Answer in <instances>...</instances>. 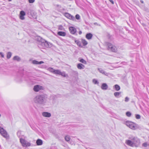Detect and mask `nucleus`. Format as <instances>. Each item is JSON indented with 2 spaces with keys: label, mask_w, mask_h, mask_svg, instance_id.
Wrapping results in <instances>:
<instances>
[{
  "label": "nucleus",
  "mask_w": 149,
  "mask_h": 149,
  "mask_svg": "<svg viewBox=\"0 0 149 149\" xmlns=\"http://www.w3.org/2000/svg\"><path fill=\"white\" fill-rule=\"evenodd\" d=\"M47 100V96L45 94L37 95L34 98L35 102L36 104L44 105L46 103Z\"/></svg>",
  "instance_id": "f257e3e1"
},
{
  "label": "nucleus",
  "mask_w": 149,
  "mask_h": 149,
  "mask_svg": "<svg viewBox=\"0 0 149 149\" xmlns=\"http://www.w3.org/2000/svg\"><path fill=\"white\" fill-rule=\"evenodd\" d=\"M140 144V140L137 137H132V138H131V146L137 147Z\"/></svg>",
  "instance_id": "f03ea898"
},
{
  "label": "nucleus",
  "mask_w": 149,
  "mask_h": 149,
  "mask_svg": "<svg viewBox=\"0 0 149 149\" xmlns=\"http://www.w3.org/2000/svg\"><path fill=\"white\" fill-rule=\"evenodd\" d=\"M20 141L23 147H27L31 146V143L29 142H27V141L24 139L20 138Z\"/></svg>",
  "instance_id": "7ed1b4c3"
},
{
  "label": "nucleus",
  "mask_w": 149,
  "mask_h": 149,
  "mask_svg": "<svg viewBox=\"0 0 149 149\" xmlns=\"http://www.w3.org/2000/svg\"><path fill=\"white\" fill-rule=\"evenodd\" d=\"M108 49L109 50H110L113 52H117V49L115 46L110 43H108Z\"/></svg>",
  "instance_id": "20e7f679"
},
{
  "label": "nucleus",
  "mask_w": 149,
  "mask_h": 149,
  "mask_svg": "<svg viewBox=\"0 0 149 149\" xmlns=\"http://www.w3.org/2000/svg\"><path fill=\"white\" fill-rule=\"evenodd\" d=\"M0 133L5 138H8V136L6 131L3 128L1 127H0Z\"/></svg>",
  "instance_id": "39448f33"
},
{
  "label": "nucleus",
  "mask_w": 149,
  "mask_h": 149,
  "mask_svg": "<svg viewBox=\"0 0 149 149\" xmlns=\"http://www.w3.org/2000/svg\"><path fill=\"white\" fill-rule=\"evenodd\" d=\"M42 40V42L41 43L42 45H44V46L47 47H51L52 46V44L50 42H48L44 39Z\"/></svg>",
  "instance_id": "423d86ee"
},
{
  "label": "nucleus",
  "mask_w": 149,
  "mask_h": 149,
  "mask_svg": "<svg viewBox=\"0 0 149 149\" xmlns=\"http://www.w3.org/2000/svg\"><path fill=\"white\" fill-rule=\"evenodd\" d=\"M44 88L40 85H36L34 86L33 90L35 92H38L40 90H43Z\"/></svg>",
  "instance_id": "0eeeda50"
},
{
  "label": "nucleus",
  "mask_w": 149,
  "mask_h": 149,
  "mask_svg": "<svg viewBox=\"0 0 149 149\" xmlns=\"http://www.w3.org/2000/svg\"><path fill=\"white\" fill-rule=\"evenodd\" d=\"M64 15L67 18L72 20H75V17L74 16L70 14L65 13H64Z\"/></svg>",
  "instance_id": "6e6552de"
},
{
  "label": "nucleus",
  "mask_w": 149,
  "mask_h": 149,
  "mask_svg": "<svg viewBox=\"0 0 149 149\" xmlns=\"http://www.w3.org/2000/svg\"><path fill=\"white\" fill-rule=\"evenodd\" d=\"M138 128L139 126L137 124L131 122V129L133 130H136Z\"/></svg>",
  "instance_id": "1a4fd4ad"
},
{
  "label": "nucleus",
  "mask_w": 149,
  "mask_h": 149,
  "mask_svg": "<svg viewBox=\"0 0 149 149\" xmlns=\"http://www.w3.org/2000/svg\"><path fill=\"white\" fill-rule=\"evenodd\" d=\"M25 13L24 11H21L20 13V19L22 20H24L25 19L24 16L25 15Z\"/></svg>",
  "instance_id": "9d476101"
},
{
  "label": "nucleus",
  "mask_w": 149,
  "mask_h": 149,
  "mask_svg": "<svg viewBox=\"0 0 149 149\" xmlns=\"http://www.w3.org/2000/svg\"><path fill=\"white\" fill-rule=\"evenodd\" d=\"M70 33L74 34L76 32V29L73 27H70L69 28Z\"/></svg>",
  "instance_id": "9b49d317"
},
{
  "label": "nucleus",
  "mask_w": 149,
  "mask_h": 149,
  "mask_svg": "<svg viewBox=\"0 0 149 149\" xmlns=\"http://www.w3.org/2000/svg\"><path fill=\"white\" fill-rule=\"evenodd\" d=\"M56 74H59L62 76L63 77H66V75L65 72H61L60 70H58L56 72Z\"/></svg>",
  "instance_id": "f8f14e48"
},
{
  "label": "nucleus",
  "mask_w": 149,
  "mask_h": 149,
  "mask_svg": "<svg viewBox=\"0 0 149 149\" xmlns=\"http://www.w3.org/2000/svg\"><path fill=\"white\" fill-rule=\"evenodd\" d=\"M42 115L44 117H50L51 116V114L48 112H43L42 113Z\"/></svg>",
  "instance_id": "ddd939ff"
},
{
  "label": "nucleus",
  "mask_w": 149,
  "mask_h": 149,
  "mask_svg": "<svg viewBox=\"0 0 149 149\" xmlns=\"http://www.w3.org/2000/svg\"><path fill=\"white\" fill-rule=\"evenodd\" d=\"M47 70L53 73L54 74H56V72L58 70H55L52 68H49L47 69Z\"/></svg>",
  "instance_id": "4468645a"
},
{
  "label": "nucleus",
  "mask_w": 149,
  "mask_h": 149,
  "mask_svg": "<svg viewBox=\"0 0 149 149\" xmlns=\"http://www.w3.org/2000/svg\"><path fill=\"white\" fill-rule=\"evenodd\" d=\"M98 70L100 72L103 74L107 76L108 75V73L104 71V70L101 68H98Z\"/></svg>",
  "instance_id": "2eb2a0df"
},
{
  "label": "nucleus",
  "mask_w": 149,
  "mask_h": 149,
  "mask_svg": "<svg viewBox=\"0 0 149 149\" xmlns=\"http://www.w3.org/2000/svg\"><path fill=\"white\" fill-rule=\"evenodd\" d=\"M108 87V86L106 83H103L101 87L102 89L103 90H107Z\"/></svg>",
  "instance_id": "dca6fc26"
},
{
  "label": "nucleus",
  "mask_w": 149,
  "mask_h": 149,
  "mask_svg": "<svg viewBox=\"0 0 149 149\" xmlns=\"http://www.w3.org/2000/svg\"><path fill=\"white\" fill-rule=\"evenodd\" d=\"M77 68L80 70L83 69L84 68V65L81 63H79L77 64Z\"/></svg>",
  "instance_id": "f3484780"
},
{
  "label": "nucleus",
  "mask_w": 149,
  "mask_h": 149,
  "mask_svg": "<svg viewBox=\"0 0 149 149\" xmlns=\"http://www.w3.org/2000/svg\"><path fill=\"white\" fill-rule=\"evenodd\" d=\"M44 62L43 61H40L38 62V61L34 60L32 61V63L34 64H40L42 63H43Z\"/></svg>",
  "instance_id": "a211bd4d"
},
{
  "label": "nucleus",
  "mask_w": 149,
  "mask_h": 149,
  "mask_svg": "<svg viewBox=\"0 0 149 149\" xmlns=\"http://www.w3.org/2000/svg\"><path fill=\"white\" fill-rule=\"evenodd\" d=\"M93 36V35L91 33H87L86 36V38L88 39H91Z\"/></svg>",
  "instance_id": "6ab92c4d"
},
{
  "label": "nucleus",
  "mask_w": 149,
  "mask_h": 149,
  "mask_svg": "<svg viewBox=\"0 0 149 149\" xmlns=\"http://www.w3.org/2000/svg\"><path fill=\"white\" fill-rule=\"evenodd\" d=\"M123 123L125 124L127 126L130 128V121L127 120L126 121H124Z\"/></svg>",
  "instance_id": "aec40b11"
},
{
  "label": "nucleus",
  "mask_w": 149,
  "mask_h": 149,
  "mask_svg": "<svg viewBox=\"0 0 149 149\" xmlns=\"http://www.w3.org/2000/svg\"><path fill=\"white\" fill-rule=\"evenodd\" d=\"M57 34L60 36H65L66 35V33L65 32L62 31H59L58 32Z\"/></svg>",
  "instance_id": "412c9836"
},
{
  "label": "nucleus",
  "mask_w": 149,
  "mask_h": 149,
  "mask_svg": "<svg viewBox=\"0 0 149 149\" xmlns=\"http://www.w3.org/2000/svg\"><path fill=\"white\" fill-rule=\"evenodd\" d=\"M36 143L37 145H41L42 144V140L40 139H38L36 141Z\"/></svg>",
  "instance_id": "4be33fe9"
},
{
  "label": "nucleus",
  "mask_w": 149,
  "mask_h": 149,
  "mask_svg": "<svg viewBox=\"0 0 149 149\" xmlns=\"http://www.w3.org/2000/svg\"><path fill=\"white\" fill-rule=\"evenodd\" d=\"M113 88H114L116 91H118L120 89V87L118 85L116 84L113 86Z\"/></svg>",
  "instance_id": "5701e85b"
},
{
  "label": "nucleus",
  "mask_w": 149,
  "mask_h": 149,
  "mask_svg": "<svg viewBox=\"0 0 149 149\" xmlns=\"http://www.w3.org/2000/svg\"><path fill=\"white\" fill-rule=\"evenodd\" d=\"M36 40H37L38 41L40 42L41 43L42 42V40H44V39H43L40 36L37 37L36 38Z\"/></svg>",
  "instance_id": "b1692460"
},
{
  "label": "nucleus",
  "mask_w": 149,
  "mask_h": 149,
  "mask_svg": "<svg viewBox=\"0 0 149 149\" xmlns=\"http://www.w3.org/2000/svg\"><path fill=\"white\" fill-rule=\"evenodd\" d=\"M13 60H16L17 61H20V58L18 56H15L13 58Z\"/></svg>",
  "instance_id": "393cba45"
},
{
  "label": "nucleus",
  "mask_w": 149,
  "mask_h": 149,
  "mask_svg": "<svg viewBox=\"0 0 149 149\" xmlns=\"http://www.w3.org/2000/svg\"><path fill=\"white\" fill-rule=\"evenodd\" d=\"M120 94V92H115L114 93V95L115 97H118Z\"/></svg>",
  "instance_id": "a878e982"
},
{
  "label": "nucleus",
  "mask_w": 149,
  "mask_h": 149,
  "mask_svg": "<svg viewBox=\"0 0 149 149\" xmlns=\"http://www.w3.org/2000/svg\"><path fill=\"white\" fill-rule=\"evenodd\" d=\"M65 141L68 142L70 141V136H69L67 135L65 136Z\"/></svg>",
  "instance_id": "bb28decb"
},
{
  "label": "nucleus",
  "mask_w": 149,
  "mask_h": 149,
  "mask_svg": "<svg viewBox=\"0 0 149 149\" xmlns=\"http://www.w3.org/2000/svg\"><path fill=\"white\" fill-rule=\"evenodd\" d=\"M82 42L84 45H86L87 44L88 42L86 40L84 39H82Z\"/></svg>",
  "instance_id": "cd10ccee"
},
{
  "label": "nucleus",
  "mask_w": 149,
  "mask_h": 149,
  "mask_svg": "<svg viewBox=\"0 0 149 149\" xmlns=\"http://www.w3.org/2000/svg\"><path fill=\"white\" fill-rule=\"evenodd\" d=\"M11 53L10 52H8L7 54V58L9 59L11 57Z\"/></svg>",
  "instance_id": "c85d7f7f"
},
{
  "label": "nucleus",
  "mask_w": 149,
  "mask_h": 149,
  "mask_svg": "<svg viewBox=\"0 0 149 149\" xmlns=\"http://www.w3.org/2000/svg\"><path fill=\"white\" fill-rule=\"evenodd\" d=\"M75 42L77 45L78 46H81V42L79 40H75Z\"/></svg>",
  "instance_id": "c756f323"
},
{
  "label": "nucleus",
  "mask_w": 149,
  "mask_h": 149,
  "mask_svg": "<svg viewBox=\"0 0 149 149\" xmlns=\"http://www.w3.org/2000/svg\"><path fill=\"white\" fill-rule=\"evenodd\" d=\"M93 82L95 84H98L99 83V82L95 79H94L93 80Z\"/></svg>",
  "instance_id": "7c9ffc66"
},
{
  "label": "nucleus",
  "mask_w": 149,
  "mask_h": 149,
  "mask_svg": "<svg viewBox=\"0 0 149 149\" xmlns=\"http://www.w3.org/2000/svg\"><path fill=\"white\" fill-rule=\"evenodd\" d=\"M58 29L61 30H63L64 29L62 25H60L58 26Z\"/></svg>",
  "instance_id": "2f4dec72"
},
{
  "label": "nucleus",
  "mask_w": 149,
  "mask_h": 149,
  "mask_svg": "<svg viewBox=\"0 0 149 149\" xmlns=\"http://www.w3.org/2000/svg\"><path fill=\"white\" fill-rule=\"evenodd\" d=\"M79 61L80 62L84 63L86 64V61L83 59L82 58Z\"/></svg>",
  "instance_id": "473e14b6"
},
{
  "label": "nucleus",
  "mask_w": 149,
  "mask_h": 149,
  "mask_svg": "<svg viewBox=\"0 0 149 149\" xmlns=\"http://www.w3.org/2000/svg\"><path fill=\"white\" fill-rule=\"evenodd\" d=\"M17 136L19 138L21 137V132L20 131H18L17 133Z\"/></svg>",
  "instance_id": "72a5a7b5"
},
{
  "label": "nucleus",
  "mask_w": 149,
  "mask_h": 149,
  "mask_svg": "<svg viewBox=\"0 0 149 149\" xmlns=\"http://www.w3.org/2000/svg\"><path fill=\"white\" fill-rule=\"evenodd\" d=\"M76 19L77 20H79L80 19V16L79 14H77L75 16Z\"/></svg>",
  "instance_id": "f704fd0d"
},
{
  "label": "nucleus",
  "mask_w": 149,
  "mask_h": 149,
  "mask_svg": "<svg viewBox=\"0 0 149 149\" xmlns=\"http://www.w3.org/2000/svg\"><path fill=\"white\" fill-rule=\"evenodd\" d=\"M126 143L128 145L130 146V140H126Z\"/></svg>",
  "instance_id": "c9c22d12"
},
{
  "label": "nucleus",
  "mask_w": 149,
  "mask_h": 149,
  "mask_svg": "<svg viewBox=\"0 0 149 149\" xmlns=\"http://www.w3.org/2000/svg\"><path fill=\"white\" fill-rule=\"evenodd\" d=\"M126 115L128 117L130 116V111H127L126 113Z\"/></svg>",
  "instance_id": "e433bc0d"
},
{
  "label": "nucleus",
  "mask_w": 149,
  "mask_h": 149,
  "mask_svg": "<svg viewBox=\"0 0 149 149\" xmlns=\"http://www.w3.org/2000/svg\"><path fill=\"white\" fill-rule=\"evenodd\" d=\"M136 118L137 119H139L141 118V116L139 115V114L136 115Z\"/></svg>",
  "instance_id": "4c0bfd02"
},
{
  "label": "nucleus",
  "mask_w": 149,
  "mask_h": 149,
  "mask_svg": "<svg viewBox=\"0 0 149 149\" xmlns=\"http://www.w3.org/2000/svg\"><path fill=\"white\" fill-rule=\"evenodd\" d=\"M129 98L128 97H126L125 98V102H127L128 101H129Z\"/></svg>",
  "instance_id": "58836bf2"
},
{
  "label": "nucleus",
  "mask_w": 149,
  "mask_h": 149,
  "mask_svg": "<svg viewBox=\"0 0 149 149\" xmlns=\"http://www.w3.org/2000/svg\"><path fill=\"white\" fill-rule=\"evenodd\" d=\"M28 1L30 3H32L35 1V0H28Z\"/></svg>",
  "instance_id": "ea45409f"
},
{
  "label": "nucleus",
  "mask_w": 149,
  "mask_h": 149,
  "mask_svg": "<svg viewBox=\"0 0 149 149\" xmlns=\"http://www.w3.org/2000/svg\"><path fill=\"white\" fill-rule=\"evenodd\" d=\"M142 146L144 147H146L147 146V143H144L142 144Z\"/></svg>",
  "instance_id": "a19ab883"
},
{
  "label": "nucleus",
  "mask_w": 149,
  "mask_h": 149,
  "mask_svg": "<svg viewBox=\"0 0 149 149\" xmlns=\"http://www.w3.org/2000/svg\"><path fill=\"white\" fill-rule=\"evenodd\" d=\"M0 56H1L2 58L4 57V55L2 52H0Z\"/></svg>",
  "instance_id": "79ce46f5"
},
{
  "label": "nucleus",
  "mask_w": 149,
  "mask_h": 149,
  "mask_svg": "<svg viewBox=\"0 0 149 149\" xmlns=\"http://www.w3.org/2000/svg\"><path fill=\"white\" fill-rule=\"evenodd\" d=\"M109 1L112 4H114V2L112 0H109Z\"/></svg>",
  "instance_id": "37998d69"
},
{
  "label": "nucleus",
  "mask_w": 149,
  "mask_h": 149,
  "mask_svg": "<svg viewBox=\"0 0 149 149\" xmlns=\"http://www.w3.org/2000/svg\"><path fill=\"white\" fill-rule=\"evenodd\" d=\"M79 34L80 35L82 33V32L81 31H80L79 32Z\"/></svg>",
  "instance_id": "c03bdc74"
},
{
  "label": "nucleus",
  "mask_w": 149,
  "mask_h": 149,
  "mask_svg": "<svg viewBox=\"0 0 149 149\" xmlns=\"http://www.w3.org/2000/svg\"><path fill=\"white\" fill-rule=\"evenodd\" d=\"M56 96L55 95H52V97H55Z\"/></svg>",
  "instance_id": "a18cd8bd"
},
{
  "label": "nucleus",
  "mask_w": 149,
  "mask_h": 149,
  "mask_svg": "<svg viewBox=\"0 0 149 149\" xmlns=\"http://www.w3.org/2000/svg\"><path fill=\"white\" fill-rule=\"evenodd\" d=\"M141 2L142 3H143V1L142 0H141Z\"/></svg>",
  "instance_id": "49530a36"
},
{
  "label": "nucleus",
  "mask_w": 149,
  "mask_h": 149,
  "mask_svg": "<svg viewBox=\"0 0 149 149\" xmlns=\"http://www.w3.org/2000/svg\"><path fill=\"white\" fill-rule=\"evenodd\" d=\"M8 1H12V0H8Z\"/></svg>",
  "instance_id": "de8ad7c7"
},
{
  "label": "nucleus",
  "mask_w": 149,
  "mask_h": 149,
  "mask_svg": "<svg viewBox=\"0 0 149 149\" xmlns=\"http://www.w3.org/2000/svg\"><path fill=\"white\" fill-rule=\"evenodd\" d=\"M1 115L0 114V117H1Z\"/></svg>",
  "instance_id": "09e8293b"
}]
</instances>
